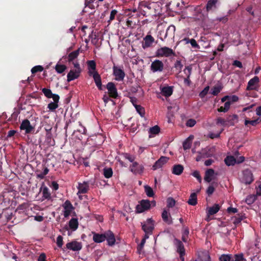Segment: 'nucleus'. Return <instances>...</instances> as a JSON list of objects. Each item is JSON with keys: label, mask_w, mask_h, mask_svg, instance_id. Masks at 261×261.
Returning <instances> with one entry per match:
<instances>
[{"label": "nucleus", "mask_w": 261, "mask_h": 261, "mask_svg": "<svg viewBox=\"0 0 261 261\" xmlns=\"http://www.w3.org/2000/svg\"><path fill=\"white\" fill-rule=\"evenodd\" d=\"M259 82V77L257 76L253 77L250 79L248 82L246 90L248 91L250 90H256L258 87V83Z\"/></svg>", "instance_id": "nucleus-8"}, {"label": "nucleus", "mask_w": 261, "mask_h": 261, "mask_svg": "<svg viewBox=\"0 0 261 261\" xmlns=\"http://www.w3.org/2000/svg\"><path fill=\"white\" fill-rule=\"evenodd\" d=\"M20 129L24 130L25 134H30L34 129V127L31 124L29 120L24 119L20 125Z\"/></svg>", "instance_id": "nucleus-10"}, {"label": "nucleus", "mask_w": 261, "mask_h": 261, "mask_svg": "<svg viewBox=\"0 0 261 261\" xmlns=\"http://www.w3.org/2000/svg\"><path fill=\"white\" fill-rule=\"evenodd\" d=\"M239 100V97L236 95H232L229 96V101H230V103L238 101Z\"/></svg>", "instance_id": "nucleus-63"}, {"label": "nucleus", "mask_w": 261, "mask_h": 261, "mask_svg": "<svg viewBox=\"0 0 261 261\" xmlns=\"http://www.w3.org/2000/svg\"><path fill=\"white\" fill-rule=\"evenodd\" d=\"M232 65L238 67L240 68H242L243 67L242 63L241 62L238 60H235L233 61L232 63Z\"/></svg>", "instance_id": "nucleus-64"}, {"label": "nucleus", "mask_w": 261, "mask_h": 261, "mask_svg": "<svg viewBox=\"0 0 261 261\" xmlns=\"http://www.w3.org/2000/svg\"><path fill=\"white\" fill-rule=\"evenodd\" d=\"M219 261H233V258L231 254H223L219 257Z\"/></svg>", "instance_id": "nucleus-39"}, {"label": "nucleus", "mask_w": 261, "mask_h": 261, "mask_svg": "<svg viewBox=\"0 0 261 261\" xmlns=\"http://www.w3.org/2000/svg\"><path fill=\"white\" fill-rule=\"evenodd\" d=\"M80 72L75 70H70L67 76V81L70 82L77 79L80 76Z\"/></svg>", "instance_id": "nucleus-22"}, {"label": "nucleus", "mask_w": 261, "mask_h": 261, "mask_svg": "<svg viewBox=\"0 0 261 261\" xmlns=\"http://www.w3.org/2000/svg\"><path fill=\"white\" fill-rule=\"evenodd\" d=\"M69 227L73 231H75L77 229L79 226V222L77 218H72L69 221Z\"/></svg>", "instance_id": "nucleus-30"}, {"label": "nucleus", "mask_w": 261, "mask_h": 261, "mask_svg": "<svg viewBox=\"0 0 261 261\" xmlns=\"http://www.w3.org/2000/svg\"><path fill=\"white\" fill-rule=\"evenodd\" d=\"M145 192L148 197H153L154 193L152 189L149 186L146 185L144 186Z\"/></svg>", "instance_id": "nucleus-42"}, {"label": "nucleus", "mask_w": 261, "mask_h": 261, "mask_svg": "<svg viewBox=\"0 0 261 261\" xmlns=\"http://www.w3.org/2000/svg\"><path fill=\"white\" fill-rule=\"evenodd\" d=\"M261 119H260L259 118H257V119L252 120L245 119L244 123L245 125H247L248 124H249L252 126H256L257 124L259 123Z\"/></svg>", "instance_id": "nucleus-41"}, {"label": "nucleus", "mask_w": 261, "mask_h": 261, "mask_svg": "<svg viewBox=\"0 0 261 261\" xmlns=\"http://www.w3.org/2000/svg\"><path fill=\"white\" fill-rule=\"evenodd\" d=\"M169 158L167 156H162L152 166V169L155 170L162 167L169 161Z\"/></svg>", "instance_id": "nucleus-11"}, {"label": "nucleus", "mask_w": 261, "mask_h": 261, "mask_svg": "<svg viewBox=\"0 0 261 261\" xmlns=\"http://www.w3.org/2000/svg\"><path fill=\"white\" fill-rule=\"evenodd\" d=\"M167 206L169 207H172L175 204V200L172 197H169L167 200Z\"/></svg>", "instance_id": "nucleus-52"}, {"label": "nucleus", "mask_w": 261, "mask_h": 261, "mask_svg": "<svg viewBox=\"0 0 261 261\" xmlns=\"http://www.w3.org/2000/svg\"><path fill=\"white\" fill-rule=\"evenodd\" d=\"M64 209V216L65 218H67L70 215L72 211L74 209V207L70 202V201L68 200L65 201L64 204L62 205Z\"/></svg>", "instance_id": "nucleus-12"}, {"label": "nucleus", "mask_w": 261, "mask_h": 261, "mask_svg": "<svg viewBox=\"0 0 261 261\" xmlns=\"http://www.w3.org/2000/svg\"><path fill=\"white\" fill-rule=\"evenodd\" d=\"M135 108L137 112L140 114V115L142 117H144L145 116V110L144 108L140 105H136L135 106Z\"/></svg>", "instance_id": "nucleus-45"}, {"label": "nucleus", "mask_w": 261, "mask_h": 261, "mask_svg": "<svg viewBox=\"0 0 261 261\" xmlns=\"http://www.w3.org/2000/svg\"><path fill=\"white\" fill-rule=\"evenodd\" d=\"M93 234V240L94 242L100 243L106 240L105 232L103 233L99 234L94 232H92Z\"/></svg>", "instance_id": "nucleus-17"}, {"label": "nucleus", "mask_w": 261, "mask_h": 261, "mask_svg": "<svg viewBox=\"0 0 261 261\" xmlns=\"http://www.w3.org/2000/svg\"><path fill=\"white\" fill-rule=\"evenodd\" d=\"M58 103L51 102L47 105V108L51 111H55L56 109L58 108Z\"/></svg>", "instance_id": "nucleus-49"}, {"label": "nucleus", "mask_w": 261, "mask_h": 261, "mask_svg": "<svg viewBox=\"0 0 261 261\" xmlns=\"http://www.w3.org/2000/svg\"><path fill=\"white\" fill-rule=\"evenodd\" d=\"M189 204L191 205H196L197 203V194L195 193H192L188 201Z\"/></svg>", "instance_id": "nucleus-32"}, {"label": "nucleus", "mask_w": 261, "mask_h": 261, "mask_svg": "<svg viewBox=\"0 0 261 261\" xmlns=\"http://www.w3.org/2000/svg\"><path fill=\"white\" fill-rule=\"evenodd\" d=\"M192 65H188L185 67L184 72L186 77H190L192 73Z\"/></svg>", "instance_id": "nucleus-46"}, {"label": "nucleus", "mask_w": 261, "mask_h": 261, "mask_svg": "<svg viewBox=\"0 0 261 261\" xmlns=\"http://www.w3.org/2000/svg\"><path fill=\"white\" fill-rule=\"evenodd\" d=\"M234 259L233 261H245V259L243 257V254H237L234 256Z\"/></svg>", "instance_id": "nucleus-54"}, {"label": "nucleus", "mask_w": 261, "mask_h": 261, "mask_svg": "<svg viewBox=\"0 0 261 261\" xmlns=\"http://www.w3.org/2000/svg\"><path fill=\"white\" fill-rule=\"evenodd\" d=\"M224 162L226 165L232 166L237 163V160L233 156H227L224 160Z\"/></svg>", "instance_id": "nucleus-34"}, {"label": "nucleus", "mask_w": 261, "mask_h": 261, "mask_svg": "<svg viewBox=\"0 0 261 261\" xmlns=\"http://www.w3.org/2000/svg\"><path fill=\"white\" fill-rule=\"evenodd\" d=\"M196 123V122L195 120L193 119H190L187 120L186 122V125L188 127H191L194 126L195 125Z\"/></svg>", "instance_id": "nucleus-57"}, {"label": "nucleus", "mask_w": 261, "mask_h": 261, "mask_svg": "<svg viewBox=\"0 0 261 261\" xmlns=\"http://www.w3.org/2000/svg\"><path fill=\"white\" fill-rule=\"evenodd\" d=\"M222 87L221 85L215 86L211 89V93L214 95H217L222 90Z\"/></svg>", "instance_id": "nucleus-38"}, {"label": "nucleus", "mask_w": 261, "mask_h": 261, "mask_svg": "<svg viewBox=\"0 0 261 261\" xmlns=\"http://www.w3.org/2000/svg\"><path fill=\"white\" fill-rule=\"evenodd\" d=\"M177 251L179 253L180 258L185 255V249L183 243L179 240H177Z\"/></svg>", "instance_id": "nucleus-28"}, {"label": "nucleus", "mask_w": 261, "mask_h": 261, "mask_svg": "<svg viewBox=\"0 0 261 261\" xmlns=\"http://www.w3.org/2000/svg\"><path fill=\"white\" fill-rule=\"evenodd\" d=\"M227 212L229 214H235L238 213V210L237 208L230 206L227 208Z\"/></svg>", "instance_id": "nucleus-61"}, {"label": "nucleus", "mask_w": 261, "mask_h": 261, "mask_svg": "<svg viewBox=\"0 0 261 261\" xmlns=\"http://www.w3.org/2000/svg\"><path fill=\"white\" fill-rule=\"evenodd\" d=\"M175 56L174 51L171 48L165 46L158 49L156 51V56L169 57Z\"/></svg>", "instance_id": "nucleus-1"}, {"label": "nucleus", "mask_w": 261, "mask_h": 261, "mask_svg": "<svg viewBox=\"0 0 261 261\" xmlns=\"http://www.w3.org/2000/svg\"><path fill=\"white\" fill-rule=\"evenodd\" d=\"M246 217L244 216V214L241 213L232 217L231 220H233V223L235 225L236 227Z\"/></svg>", "instance_id": "nucleus-25"}, {"label": "nucleus", "mask_w": 261, "mask_h": 261, "mask_svg": "<svg viewBox=\"0 0 261 261\" xmlns=\"http://www.w3.org/2000/svg\"><path fill=\"white\" fill-rule=\"evenodd\" d=\"M66 68L67 67L65 65L57 64L56 65L55 69L58 73H62L65 70Z\"/></svg>", "instance_id": "nucleus-43"}, {"label": "nucleus", "mask_w": 261, "mask_h": 261, "mask_svg": "<svg viewBox=\"0 0 261 261\" xmlns=\"http://www.w3.org/2000/svg\"><path fill=\"white\" fill-rule=\"evenodd\" d=\"M93 80L95 83V85H96L97 88L99 90H102V83H101V79L100 74L98 72H96L93 75Z\"/></svg>", "instance_id": "nucleus-24"}, {"label": "nucleus", "mask_w": 261, "mask_h": 261, "mask_svg": "<svg viewBox=\"0 0 261 261\" xmlns=\"http://www.w3.org/2000/svg\"><path fill=\"white\" fill-rule=\"evenodd\" d=\"M192 175L197 178L199 182H201V177L200 176V173L198 171L195 170L192 173Z\"/></svg>", "instance_id": "nucleus-55"}, {"label": "nucleus", "mask_w": 261, "mask_h": 261, "mask_svg": "<svg viewBox=\"0 0 261 261\" xmlns=\"http://www.w3.org/2000/svg\"><path fill=\"white\" fill-rule=\"evenodd\" d=\"M117 13L118 11L116 10H113L111 11L110 16V19L108 21L109 22H110L115 19V16Z\"/></svg>", "instance_id": "nucleus-56"}, {"label": "nucleus", "mask_w": 261, "mask_h": 261, "mask_svg": "<svg viewBox=\"0 0 261 261\" xmlns=\"http://www.w3.org/2000/svg\"><path fill=\"white\" fill-rule=\"evenodd\" d=\"M106 240L110 246H113L116 242L115 237L114 233L111 230L105 231Z\"/></svg>", "instance_id": "nucleus-14"}, {"label": "nucleus", "mask_w": 261, "mask_h": 261, "mask_svg": "<svg viewBox=\"0 0 261 261\" xmlns=\"http://www.w3.org/2000/svg\"><path fill=\"white\" fill-rule=\"evenodd\" d=\"M106 88L108 91L109 97L116 99L118 97L117 89L115 84L113 82H109L106 86Z\"/></svg>", "instance_id": "nucleus-5"}, {"label": "nucleus", "mask_w": 261, "mask_h": 261, "mask_svg": "<svg viewBox=\"0 0 261 261\" xmlns=\"http://www.w3.org/2000/svg\"><path fill=\"white\" fill-rule=\"evenodd\" d=\"M218 0H209L206 5V11L209 12L211 11H214L217 9V4Z\"/></svg>", "instance_id": "nucleus-18"}, {"label": "nucleus", "mask_w": 261, "mask_h": 261, "mask_svg": "<svg viewBox=\"0 0 261 261\" xmlns=\"http://www.w3.org/2000/svg\"><path fill=\"white\" fill-rule=\"evenodd\" d=\"M43 70V67L41 65L35 66L31 69L32 74H35L38 72H41Z\"/></svg>", "instance_id": "nucleus-48"}, {"label": "nucleus", "mask_w": 261, "mask_h": 261, "mask_svg": "<svg viewBox=\"0 0 261 261\" xmlns=\"http://www.w3.org/2000/svg\"><path fill=\"white\" fill-rule=\"evenodd\" d=\"M175 31V27L172 25H170L166 30L165 38H166L168 36H169L170 37H173L174 35Z\"/></svg>", "instance_id": "nucleus-36"}, {"label": "nucleus", "mask_w": 261, "mask_h": 261, "mask_svg": "<svg viewBox=\"0 0 261 261\" xmlns=\"http://www.w3.org/2000/svg\"><path fill=\"white\" fill-rule=\"evenodd\" d=\"M227 123L229 125H234L238 121V116L236 114L229 115L226 119Z\"/></svg>", "instance_id": "nucleus-29"}, {"label": "nucleus", "mask_w": 261, "mask_h": 261, "mask_svg": "<svg viewBox=\"0 0 261 261\" xmlns=\"http://www.w3.org/2000/svg\"><path fill=\"white\" fill-rule=\"evenodd\" d=\"M216 123L217 124H221L223 126L227 125L226 120H225L224 118L221 117H219L217 119Z\"/></svg>", "instance_id": "nucleus-53"}, {"label": "nucleus", "mask_w": 261, "mask_h": 261, "mask_svg": "<svg viewBox=\"0 0 261 261\" xmlns=\"http://www.w3.org/2000/svg\"><path fill=\"white\" fill-rule=\"evenodd\" d=\"M161 92L163 96L169 97L173 93V87L171 86H165L162 88Z\"/></svg>", "instance_id": "nucleus-26"}, {"label": "nucleus", "mask_w": 261, "mask_h": 261, "mask_svg": "<svg viewBox=\"0 0 261 261\" xmlns=\"http://www.w3.org/2000/svg\"><path fill=\"white\" fill-rule=\"evenodd\" d=\"M215 174V171L213 169H208L205 172L204 177V180L207 182H210L213 178Z\"/></svg>", "instance_id": "nucleus-19"}, {"label": "nucleus", "mask_w": 261, "mask_h": 261, "mask_svg": "<svg viewBox=\"0 0 261 261\" xmlns=\"http://www.w3.org/2000/svg\"><path fill=\"white\" fill-rule=\"evenodd\" d=\"M190 43L191 46L194 48L197 49H200V46L198 44L196 41L194 39H192V40L190 41Z\"/></svg>", "instance_id": "nucleus-58"}, {"label": "nucleus", "mask_w": 261, "mask_h": 261, "mask_svg": "<svg viewBox=\"0 0 261 261\" xmlns=\"http://www.w3.org/2000/svg\"><path fill=\"white\" fill-rule=\"evenodd\" d=\"M169 216H170V214L166 210H164L162 214V217L163 221L167 223L168 224H171L172 223V221L169 218Z\"/></svg>", "instance_id": "nucleus-33"}, {"label": "nucleus", "mask_w": 261, "mask_h": 261, "mask_svg": "<svg viewBox=\"0 0 261 261\" xmlns=\"http://www.w3.org/2000/svg\"><path fill=\"white\" fill-rule=\"evenodd\" d=\"M143 41L142 46L144 49L151 47L155 41L154 38L150 35H147L143 38Z\"/></svg>", "instance_id": "nucleus-16"}, {"label": "nucleus", "mask_w": 261, "mask_h": 261, "mask_svg": "<svg viewBox=\"0 0 261 261\" xmlns=\"http://www.w3.org/2000/svg\"><path fill=\"white\" fill-rule=\"evenodd\" d=\"M184 166L180 164H176L173 166L172 172L173 174L179 175L184 171Z\"/></svg>", "instance_id": "nucleus-27"}, {"label": "nucleus", "mask_w": 261, "mask_h": 261, "mask_svg": "<svg viewBox=\"0 0 261 261\" xmlns=\"http://www.w3.org/2000/svg\"><path fill=\"white\" fill-rule=\"evenodd\" d=\"M57 246L61 248L63 244V237L61 236H59L57 238Z\"/></svg>", "instance_id": "nucleus-59"}, {"label": "nucleus", "mask_w": 261, "mask_h": 261, "mask_svg": "<svg viewBox=\"0 0 261 261\" xmlns=\"http://www.w3.org/2000/svg\"><path fill=\"white\" fill-rule=\"evenodd\" d=\"M130 171L134 174H141L143 172L144 167L142 165H139L137 162L133 163L132 165L129 167Z\"/></svg>", "instance_id": "nucleus-13"}, {"label": "nucleus", "mask_w": 261, "mask_h": 261, "mask_svg": "<svg viewBox=\"0 0 261 261\" xmlns=\"http://www.w3.org/2000/svg\"><path fill=\"white\" fill-rule=\"evenodd\" d=\"M220 206L218 204H215L212 206L208 208L207 216L209 217L216 214L220 210Z\"/></svg>", "instance_id": "nucleus-20"}, {"label": "nucleus", "mask_w": 261, "mask_h": 261, "mask_svg": "<svg viewBox=\"0 0 261 261\" xmlns=\"http://www.w3.org/2000/svg\"><path fill=\"white\" fill-rule=\"evenodd\" d=\"M174 67L176 70H178V73L181 72L183 67V64L181 63V60H177L174 63Z\"/></svg>", "instance_id": "nucleus-44"}, {"label": "nucleus", "mask_w": 261, "mask_h": 261, "mask_svg": "<svg viewBox=\"0 0 261 261\" xmlns=\"http://www.w3.org/2000/svg\"><path fill=\"white\" fill-rule=\"evenodd\" d=\"M215 188L212 186H210L206 190V193L208 194V195H211L214 192Z\"/></svg>", "instance_id": "nucleus-62"}, {"label": "nucleus", "mask_w": 261, "mask_h": 261, "mask_svg": "<svg viewBox=\"0 0 261 261\" xmlns=\"http://www.w3.org/2000/svg\"><path fill=\"white\" fill-rule=\"evenodd\" d=\"M243 176L241 178L242 182L246 185L250 184L254 180L252 172L249 169H245L243 171Z\"/></svg>", "instance_id": "nucleus-3"}, {"label": "nucleus", "mask_w": 261, "mask_h": 261, "mask_svg": "<svg viewBox=\"0 0 261 261\" xmlns=\"http://www.w3.org/2000/svg\"><path fill=\"white\" fill-rule=\"evenodd\" d=\"M142 228L145 232L152 233L154 229V223L151 218L147 219L145 224H142Z\"/></svg>", "instance_id": "nucleus-9"}, {"label": "nucleus", "mask_w": 261, "mask_h": 261, "mask_svg": "<svg viewBox=\"0 0 261 261\" xmlns=\"http://www.w3.org/2000/svg\"><path fill=\"white\" fill-rule=\"evenodd\" d=\"M80 54V49L75 50L71 53H70L68 56V61L71 62L75 59H76Z\"/></svg>", "instance_id": "nucleus-35"}, {"label": "nucleus", "mask_w": 261, "mask_h": 261, "mask_svg": "<svg viewBox=\"0 0 261 261\" xmlns=\"http://www.w3.org/2000/svg\"><path fill=\"white\" fill-rule=\"evenodd\" d=\"M113 170L111 168H105L103 169V175L107 178L111 177L113 175Z\"/></svg>", "instance_id": "nucleus-40"}, {"label": "nucleus", "mask_w": 261, "mask_h": 261, "mask_svg": "<svg viewBox=\"0 0 261 261\" xmlns=\"http://www.w3.org/2000/svg\"><path fill=\"white\" fill-rule=\"evenodd\" d=\"M124 157L125 158V159L128 160L129 162H134V160H135V156L132 155H130L128 153H125L124 154Z\"/></svg>", "instance_id": "nucleus-60"}, {"label": "nucleus", "mask_w": 261, "mask_h": 261, "mask_svg": "<svg viewBox=\"0 0 261 261\" xmlns=\"http://www.w3.org/2000/svg\"><path fill=\"white\" fill-rule=\"evenodd\" d=\"M113 71L115 80L117 81H122L124 80L125 74L124 70L120 67L114 65L113 67Z\"/></svg>", "instance_id": "nucleus-6"}, {"label": "nucleus", "mask_w": 261, "mask_h": 261, "mask_svg": "<svg viewBox=\"0 0 261 261\" xmlns=\"http://www.w3.org/2000/svg\"><path fill=\"white\" fill-rule=\"evenodd\" d=\"M164 64L159 60H155L151 64V70L153 72H162L164 69Z\"/></svg>", "instance_id": "nucleus-7"}, {"label": "nucleus", "mask_w": 261, "mask_h": 261, "mask_svg": "<svg viewBox=\"0 0 261 261\" xmlns=\"http://www.w3.org/2000/svg\"><path fill=\"white\" fill-rule=\"evenodd\" d=\"M77 189L79 190L78 193H86L89 190V185L87 182L79 183Z\"/></svg>", "instance_id": "nucleus-23"}, {"label": "nucleus", "mask_w": 261, "mask_h": 261, "mask_svg": "<svg viewBox=\"0 0 261 261\" xmlns=\"http://www.w3.org/2000/svg\"><path fill=\"white\" fill-rule=\"evenodd\" d=\"M66 248L73 251H80L82 248V243L77 241H72L66 245Z\"/></svg>", "instance_id": "nucleus-15"}, {"label": "nucleus", "mask_w": 261, "mask_h": 261, "mask_svg": "<svg viewBox=\"0 0 261 261\" xmlns=\"http://www.w3.org/2000/svg\"><path fill=\"white\" fill-rule=\"evenodd\" d=\"M151 3L149 2L142 1L139 3L138 6V10L142 15L146 16L147 14L149 12L151 9Z\"/></svg>", "instance_id": "nucleus-2"}, {"label": "nucleus", "mask_w": 261, "mask_h": 261, "mask_svg": "<svg viewBox=\"0 0 261 261\" xmlns=\"http://www.w3.org/2000/svg\"><path fill=\"white\" fill-rule=\"evenodd\" d=\"M160 132V128L158 125H155L152 127H150L149 129V138L151 137V135H157Z\"/></svg>", "instance_id": "nucleus-37"}, {"label": "nucleus", "mask_w": 261, "mask_h": 261, "mask_svg": "<svg viewBox=\"0 0 261 261\" xmlns=\"http://www.w3.org/2000/svg\"><path fill=\"white\" fill-rule=\"evenodd\" d=\"M193 138V136L191 135L183 142L182 147L184 150H187L191 148Z\"/></svg>", "instance_id": "nucleus-31"}, {"label": "nucleus", "mask_w": 261, "mask_h": 261, "mask_svg": "<svg viewBox=\"0 0 261 261\" xmlns=\"http://www.w3.org/2000/svg\"><path fill=\"white\" fill-rule=\"evenodd\" d=\"M209 89H210V87L208 86H206L203 89V90L200 92V93L199 94V96H200V97L201 98L204 97L208 93Z\"/></svg>", "instance_id": "nucleus-50"}, {"label": "nucleus", "mask_w": 261, "mask_h": 261, "mask_svg": "<svg viewBox=\"0 0 261 261\" xmlns=\"http://www.w3.org/2000/svg\"><path fill=\"white\" fill-rule=\"evenodd\" d=\"M42 92L43 93L44 95L48 98H50L53 96V93L51 90L44 88L42 89Z\"/></svg>", "instance_id": "nucleus-47"}, {"label": "nucleus", "mask_w": 261, "mask_h": 261, "mask_svg": "<svg viewBox=\"0 0 261 261\" xmlns=\"http://www.w3.org/2000/svg\"><path fill=\"white\" fill-rule=\"evenodd\" d=\"M42 192V198L43 200L44 199H50L51 198V195L49 191V189L43 185L40 189V192Z\"/></svg>", "instance_id": "nucleus-21"}, {"label": "nucleus", "mask_w": 261, "mask_h": 261, "mask_svg": "<svg viewBox=\"0 0 261 261\" xmlns=\"http://www.w3.org/2000/svg\"><path fill=\"white\" fill-rule=\"evenodd\" d=\"M87 65L89 68V69H92L93 70H96V63L93 60L88 61L87 62Z\"/></svg>", "instance_id": "nucleus-51"}, {"label": "nucleus", "mask_w": 261, "mask_h": 261, "mask_svg": "<svg viewBox=\"0 0 261 261\" xmlns=\"http://www.w3.org/2000/svg\"><path fill=\"white\" fill-rule=\"evenodd\" d=\"M150 207L151 203L149 200H142L140 204L136 206V211L137 213H141L149 210Z\"/></svg>", "instance_id": "nucleus-4"}]
</instances>
